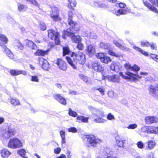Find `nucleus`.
Wrapping results in <instances>:
<instances>
[{
  "label": "nucleus",
  "instance_id": "nucleus-24",
  "mask_svg": "<svg viewBox=\"0 0 158 158\" xmlns=\"http://www.w3.org/2000/svg\"><path fill=\"white\" fill-rule=\"evenodd\" d=\"M118 64V63L113 62L110 66L111 69L116 72H118L119 70V67Z\"/></svg>",
  "mask_w": 158,
  "mask_h": 158
},
{
  "label": "nucleus",
  "instance_id": "nucleus-58",
  "mask_svg": "<svg viewBox=\"0 0 158 158\" xmlns=\"http://www.w3.org/2000/svg\"><path fill=\"white\" fill-rule=\"evenodd\" d=\"M149 45H150L151 49L152 50H156L157 46L155 43H151Z\"/></svg>",
  "mask_w": 158,
  "mask_h": 158
},
{
  "label": "nucleus",
  "instance_id": "nucleus-42",
  "mask_svg": "<svg viewBox=\"0 0 158 158\" xmlns=\"http://www.w3.org/2000/svg\"><path fill=\"white\" fill-rule=\"evenodd\" d=\"M68 113L70 116L72 117H76L77 116V113L76 112L72 110L70 108H69V109Z\"/></svg>",
  "mask_w": 158,
  "mask_h": 158
},
{
  "label": "nucleus",
  "instance_id": "nucleus-60",
  "mask_svg": "<svg viewBox=\"0 0 158 158\" xmlns=\"http://www.w3.org/2000/svg\"><path fill=\"white\" fill-rule=\"evenodd\" d=\"M107 119L109 120H111L114 119L115 118L114 116L112 115L111 113H109L107 115Z\"/></svg>",
  "mask_w": 158,
  "mask_h": 158
},
{
  "label": "nucleus",
  "instance_id": "nucleus-23",
  "mask_svg": "<svg viewBox=\"0 0 158 158\" xmlns=\"http://www.w3.org/2000/svg\"><path fill=\"white\" fill-rule=\"evenodd\" d=\"M1 155L3 158H7L11 153L6 149H3L1 152Z\"/></svg>",
  "mask_w": 158,
  "mask_h": 158
},
{
  "label": "nucleus",
  "instance_id": "nucleus-19",
  "mask_svg": "<svg viewBox=\"0 0 158 158\" xmlns=\"http://www.w3.org/2000/svg\"><path fill=\"white\" fill-rule=\"evenodd\" d=\"M113 43L115 44V45L117 47L120 48L121 50H123L127 51L129 52H131V50L130 48L126 46H124L122 45L121 44L119 43L116 41H114Z\"/></svg>",
  "mask_w": 158,
  "mask_h": 158
},
{
  "label": "nucleus",
  "instance_id": "nucleus-14",
  "mask_svg": "<svg viewBox=\"0 0 158 158\" xmlns=\"http://www.w3.org/2000/svg\"><path fill=\"white\" fill-rule=\"evenodd\" d=\"M124 67L126 70L131 69L132 71L138 72L140 69V68L137 65L134 64L133 66H131L129 63H126L124 65Z\"/></svg>",
  "mask_w": 158,
  "mask_h": 158
},
{
  "label": "nucleus",
  "instance_id": "nucleus-52",
  "mask_svg": "<svg viewBox=\"0 0 158 158\" xmlns=\"http://www.w3.org/2000/svg\"><path fill=\"white\" fill-rule=\"evenodd\" d=\"M68 131L70 132L75 133L77 132V130L75 127H73L69 128Z\"/></svg>",
  "mask_w": 158,
  "mask_h": 158
},
{
  "label": "nucleus",
  "instance_id": "nucleus-27",
  "mask_svg": "<svg viewBox=\"0 0 158 158\" xmlns=\"http://www.w3.org/2000/svg\"><path fill=\"white\" fill-rule=\"evenodd\" d=\"M8 101L10 102L14 106H18L20 104V102L19 100L17 99L13 98H10L8 99Z\"/></svg>",
  "mask_w": 158,
  "mask_h": 158
},
{
  "label": "nucleus",
  "instance_id": "nucleus-45",
  "mask_svg": "<svg viewBox=\"0 0 158 158\" xmlns=\"http://www.w3.org/2000/svg\"><path fill=\"white\" fill-rule=\"evenodd\" d=\"M141 131L142 132L147 133L149 134V127L143 126L141 129Z\"/></svg>",
  "mask_w": 158,
  "mask_h": 158
},
{
  "label": "nucleus",
  "instance_id": "nucleus-40",
  "mask_svg": "<svg viewBox=\"0 0 158 158\" xmlns=\"http://www.w3.org/2000/svg\"><path fill=\"white\" fill-rule=\"evenodd\" d=\"M63 56H64L66 54H68L70 52L69 48L68 46L63 47Z\"/></svg>",
  "mask_w": 158,
  "mask_h": 158
},
{
  "label": "nucleus",
  "instance_id": "nucleus-50",
  "mask_svg": "<svg viewBox=\"0 0 158 158\" xmlns=\"http://www.w3.org/2000/svg\"><path fill=\"white\" fill-rule=\"evenodd\" d=\"M151 57L155 61L158 63V55L155 54H151Z\"/></svg>",
  "mask_w": 158,
  "mask_h": 158
},
{
  "label": "nucleus",
  "instance_id": "nucleus-4",
  "mask_svg": "<svg viewBox=\"0 0 158 158\" xmlns=\"http://www.w3.org/2000/svg\"><path fill=\"white\" fill-rule=\"evenodd\" d=\"M22 142L19 139L14 138L10 139L8 143V147L12 148H17L23 146Z\"/></svg>",
  "mask_w": 158,
  "mask_h": 158
},
{
  "label": "nucleus",
  "instance_id": "nucleus-21",
  "mask_svg": "<svg viewBox=\"0 0 158 158\" xmlns=\"http://www.w3.org/2000/svg\"><path fill=\"white\" fill-rule=\"evenodd\" d=\"M146 143L147 144V148L149 150H152L153 149L156 145V143L155 141L152 140H148Z\"/></svg>",
  "mask_w": 158,
  "mask_h": 158
},
{
  "label": "nucleus",
  "instance_id": "nucleus-5",
  "mask_svg": "<svg viewBox=\"0 0 158 158\" xmlns=\"http://www.w3.org/2000/svg\"><path fill=\"white\" fill-rule=\"evenodd\" d=\"M84 139L87 140V142L92 146H96L100 141L99 139H97L93 135H87L83 137Z\"/></svg>",
  "mask_w": 158,
  "mask_h": 158
},
{
  "label": "nucleus",
  "instance_id": "nucleus-33",
  "mask_svg": "<svg viewBox=\"0 0 158 158\" xmlns=\"http://www.w3.org/2000/svg\"><path fill=\"white\" fill-rule=\"evenodd\" d=\"M18 154L23 158H28L26 155V152L24 149H22L19 150L17 152Z\"/></svg>",
  "mask_w": 158,
  "mask_h": 158
},
{
  "label": "nucleus",
  "instance_id": "nucleus-16",
  "mask_svg": "<svg viewBox=\"0 0 158 158\" xmlns=\"http://www.w3.org/2000/svg\"><path fill=\"white\" fill-rule=\"evenodd\" d=\"M10 72L11 75L13 76H16L20 74L26 75L27 74L26 72L24 71L16 70L15 69L11 70Z\"/></svg>",
  "mask_w": 158,
  "mask_h": 158
},
{
  "label": "nucleus",
  "instance_id": "nucleus-54",
  "mask_svg": "<svg viewBox=\"0 0 158 158\" xmlns=\"http://www.w3.org/2000/svg\"><path fill=\"white\" fill-rule=\"evenodd\" d=\"M31 81L34 82H38L39 79L37 76H31Z\"/></svg>",
  "mask_w": 158,
  "mask_h": 158
},
{
  "label": "nucleus",
  "instance_id": "nucleus-62",
  "mask_svg": "<svg viewBox=\"0 0 158 158\" xmlns=\"http://www.w3.org/2000/svg\"><path fill=\"white\" fill-rule=\"evenodd\" d=\"M71 2L72 3L71 4H70V3L69 2V3L68 4V6H69L70 4V5L71 6H73L74 7H75L76 4V1H74V0H71Z\"/></svg>",
  "mask_w": 158,
  "mask_h": 158
},
{
  "label": "nucleus",
  "instance_id": "nucleus-51",
  "mask_svg": "<svg viewBox=\"0 0 158 158\" xmlns=\"http://www.w3.org/2000/svg\"><path fill=\"white\" fill-rule=\"evenodd\" d=\"M108 54L111 55V56H116L117 57H119L120 55L119 54H116L114 52L112 51L109 50L108 51Z\"/></svg>",
  "mask_w": 158,
  "mask_h": 158
},
{
  "label": "nucleus",
  "instance_id": "nucleus-49",
  "mask_svg": "<svg viewBox=\"0 0 158 158\" xmlns=\"http://www.w3.org/2000/svg\"><path fill=\"white\" fill-rule=\"evenodd\" d=\"M95 121L97 123H105L107 120L101 118H97L95 119Z\"/></svg>",
  "mask_w": 158,
  "mask_h": 158
},
{
  "label": "nucleus",
  "instance_id": "nucleus-15",
  "mask_svg": "<svg viewBox=\"0 0 158 158\" xmlns=\"http://www.w3.org/2000/svg\"><path fill=\"white\" fill-rule=\"evenodd\" d=\"M73 13L71 11L68 12V21L69 25L73 27L77 26V24L75 23V22L72 20V16Z\"/></svg>",
  "mask_w": 158,
  "mask_h": 158
},
{
  "label": "nucleus",
  "instance_id": "nucleus-46",
  "mask_svg": "<svg viewBox=\"0 0 158 158\" xmlns=\"http://www.w3.org/2000/svg\"><path fill=\"white\" fill-rule=\"evenodd\" d=\"M137 145L138 148L143 149L144 147V144L142 141H140L137 142Z\"/></svg>",
  "mask_w": 158,
  "mask_h": 158
},
{
  "label": "nucleus",
  "instance_id": "nucleus-53",
  "mask_svg": "<svg viewBox=\"0 0 158 158\" xmlns=\"http://www.w3.org/2000/svg\"><path fill=\"white\" fill-rule=\"evenodd\" d=\"M77 43L78 44L77 45V48L79 50H83L84 48L83 44H82L81 42Z\"/></svg>",
  "mask_w": 158,
  "mask_h": 158
},
{
  "label": "nucleus",
  "instance_id": "nucleus-20",
  "mask_svg": "<svg viewBox=\"0 0 158 158\" xmlns=\"http://www.w3.org/2000/svg\"><path fill=\"white\" fill-rule=\"evenodd\" d=\"M49 51V49H47L46 51L37 49L36 50V52L34 53V55L36 56H44L45 55L47 54Z\"/></svg>",
  "mask_w": 158,
  "mask_h": 158
},
{
  "label": "nucleus",
  "instance_id": "nucleus-11",
  "mask_svg": "<svg viewBox=\"0 0 158 158\" xmlns=\"http://www.w3.org/2000/svg\"><path fill=\"white\" fill-rule=\"evenodd\" d=\"M0 45L2 48V50L6 54L7 56L11 59H13L14 56L13 53L6 46L0 42Z\"/></svg>",
  "mask_w": 158,
  "mask_h": 158
},
{
  "label": "nucleus",
  "instance_id": "nucleus-64",
  "mask_svg": "<svg viewBox=\"0 0 158 158\" xmlns=\"http://www.w3.org/2000/svg\"><path fill=\"white\" fill-rule=\"evenodd\" d=\"M61 149L60 148H57L54 149V152L55 154H59L60 152Z\"/></svg>",
  "mask_w": 158,
  "mask_h": 158
},
{
  "label": "nucleus",
  "instance_id": "nucleus-34",
  "mask_svg": "<svg viewBox=\"0 0 158 158\" xmlns=\"http://www.w3.org/2000/svg\"><path fill=\"white\" fill-rule=\"evenodd\" d=\"M88 117H86L83 116H80L77 117V119L78 120H81L83 123H88Z\"/></svg>",
  "mask_w": 158,
  "mask_h": 158
},
{
  "label": "nucleus",
  "instance_id": "nucleus-32",
  "mask_svg": "<svg viewBox=\"0 0 158 158\" xmlns=\"http://www.w3.org/2000/svg\"><path fill=\"white\" fill-rule=\"evenodd\" d=\"M92 5L94 6H95L98 8H105L106 7V6L101 2H93V4Z\"/></svg>",
  "mask_w": 158,
  "mask_h": 158
},
{
  "label": "nucleus",
  "instance_id": "nucleus-8",
  "mask_svg": "<svg viewBox=\"0 0 158 158\" xmlns=\"http://www.w3.org/2000/svg\"><path fill=\"white\" fill-rule=\"evenodd\" d=\"M92 68L96 71L102 72L104 70V68L102 65L99 62L93 61L92 63Z\"/></svg>",
  "mask_w": 158,
  "mask_h": 158
},
{
  "label": "nucleus",
  "instance_id": "nucleus-55",
  "mask_svg": "<svg viewBox=\"0 0 158 158\" xmlns=\"http://www.w3.org/2000/svg\"><path fill=\"white\" fill-rule=\"evenodd\" d=\"M30 2L31 4L38 7H39L40 4L35 0H31Z\"/></svg>",
  "mask_w": 158,
  "mask_h": 158
},
{
  "label": "nucleus",
  "instance_id": "nucleus-61",
  "mask_svg": "<svg viewBox=\"0 0 158 158\" xmlns=\"http://www.w3.org/2000/svg\"><path fill=\"white\" fill-rule=\"evenodd\" d=\"M149 44L148 42H142L141 43V46L142 47H147Z\"/></svg>",
  "mask_w": 158,
  "mask_h": 158
},
{
  "label": "nucleus",
  "instance_id": "nucleus-26",
  "mask_svg": "<svg viewBox=\"0 0 158 158\" xmlns=\"http://www.w3.org/2000/svg\"><path fill=\"white\" fill-rule=\"evenodd\" d=\"M143 3L151 10L155 13H158V10H157L156 8L150 4L148 2H143Z\"/></svg>",
  "mask_w": 158,
  "mask_h": 158
},
{
  "label": "nucleus",
  "instance_id": "nucleus-6",
  "mask_svg": "<svg viewBox=\"0 0 158 158\" xmlns=\"http://www.w3.org/2000/svg\"><path fill=\"white\" fill-rule=\"evenodd\" d=\"M52 11L50 16L53 20L55 22L61 21V19L59 16V9L56 7H53L52 8Z\"/></svg>",
  "mask_w": 158,
  "mask_h": 158
},
{
  "label": "nucleus",
  "instance_id": "nucleus-41",
  "mask_svg": "<svg viewBox=\"0 0 158 158\" xmlns=\"http://www.w3.org/2000/svg\"><path fill=\"white\" fill-rule=\"evenodd\" d=\"M66 58L68 63L71 65L73 68L74 69H76V66L73 62L72 59L70 57H66Z\"/></svg>",
  "mask_w": 158,
  "mask_h": 158
},
{
  "label": "nucleus",
  "instance_id": "nucleus-36",
  "mask_svg": "<svg viewBox=\"0 0 158 158\" xmlns=\"http://www.w3.org/2000/svg\"><path fill=\"white\" fill-rule=\"evenodd\" d=\"M133 48L136 51L140 52L142 54L146 56H148V54L147 52L144 51L140 48L136 46H134L133 47Z\"/></svg>",
  "mask_w": 158,
  "mask_h": 158
},
{
  "label": "nucleus",
  "instance_id": "nucleus-47",
  "mask_svg": "<svg viewBox=\"0 0 158 158\" xmlns=\"http://www.w3.org/2000/svg\"><path fill=\"white\" fill-rule=\"evenodd\" d=\"M40 29L42 31H44L46 29V26L45 23L43 22H40Z\"/></svg>",
  "mask_w": 158,
  "mask_h": 158
},
{
  "label": "nucleus",
  "instance_id": "nucleus-28",
  "mask_svg": "<svg viewBox=\"0 0 158 158\" xmlns=\"http://www.w3.org/2000/svg\"><path fill=\"white\" fill-rule=\"evenodd\" d=\"M149 134H158V127L149 126Z\"/></svg>",
  "mask_w": 158,
  "mask_h": 158
},
{
  "label": "nucleus",
  "instance_id": "nucleus-29",
  "mask_svg": "<svg viewBox=\"0 0 158 158\" xmlns=\"http://www.w3.org/2000/svg\"><path fill=\"white\" fill-rule=\"evenodd\" d=\"M148 90L150 94L153 96H155L156 95V90L154 85H150L149 86Z\"/></svg>",
  "mask_w": 158,
  "mask_h": 158
},
{
  "label": "nucleus",
  "instance_id": "nucleus-38",
  "mask_svg": "<svg viewBox=\"0 0 158 158\" xmlns=\"http://www.w3.org/2000/svg\"><path fill=\"white\" fill-rule=\"evenodd\" d=\"M60 134L62 138L61 143H66L65 138V132L62 131H60Z\"/></svg>",
  "mask_w": 158,
  "mask_h": 158
},
{
  "label": "nucleus",
  "instance_id": "nucleus-57",
  "mask_svg": "<svg viewBox=\"0 0 158 158\" xmlns=\"http://www.w3.org/2000/svg\"><path fill=\"white\" fill-rule=\"evenodd\" d=\"M137 127V125L136 124H131L128 126L127 128L129 129H134L136 128Z\"/></svg>",
  "mask_w": 158,
  "mask_h": 158
},
{
  "label": "nucleus",
  "instance_id": "nucleus-2",
  "mask_svg": "<svg viewBox=\"0 0 158 158\" xmlns=\"http://www.w3.org/2000/svg\"><path fill=\"white\" fill-rule=\"evenodd\" d=\"M71 56L73 57L74 61L77 63L84 64L85 62V55L82 52H78L75 53L73 52L71 54Z\"/></svg>",
  "mask_w": 158,
  "mask_h": 158
},
{
  "label": "nucleus",
  "instance_id": "nucleus-35",
  "mask_svg": "<svg viewBox=\"0 0 158 158\" xmlns=\"http://www.w3.org/2000/svg\"><path fill=\"white\" fill-rule=\"evenodd\" d=\"M100 47L101 48L105 50H108L110 48V45L109 44L102 42L100 43Z\"/></svg>",
  "mask_w": 158,
  "mask_h": 158
},
{
  "label": "nucleus",
  "instance_id": "nucleus-30",
  "mask_svg": "<svg viewBox=\"0 0 158 158\" xmlns=\"http://www.w3.org/2000/svg\"><path fill=\"white\" fill-rule=\"evenodd\" d=\"M17 7L18 10L20 12L25 11L27 8V6L22 4L19 3H17Z\"/></svg>",
  "mask_w": 158,
  "mask_h": 158
},
{
  "label": "nucleus",
  "instance_id": "nucleus-12",
  "mask_svg": "<svg viewBox=\"0 0 158 158\" xmlns=\"http://www.w3.org/2000/svg\"><path fill=\"white\" fill-rule=\"evenodd\" d=\"M56 63L60 69L64 71L66 70L67 69L66 64L65 63L64 61L61 59H58Z\"/></svg>",
  "mask_w": 158,
  "mask_h": 158
},
{
  "label": "nucleus",
  "instance_id": "nucleus-25",
  "mask_svg": "<svg viewBox=\"0 0 158 158\" xmlns=\"http://www.w3.org/2000/svg\"><path fill=\"white\" fill-rule=\"evenodd\" d=\"M25 42L26 45L32 49L35 50L37 49V47L36 45L32 41L26 40L25 41Z\"/></svg>",
  "mask_w": 158,
  "mask_h": 158
},
{
  "label": "nucleus",
  "instance_id": "nucleus-39",
  "mask_svg": "<svg viewBox=\"0 0 158 158\" xmlns=\"http://www.w3.org/2000/svg\"><path fill=\"white\" fill-rule=\"evenodd\" d=\"M0 40L3 42L5 44H7L8 40L7 37L4 35L0 34Z\"/></svg>",
  "mask_w": 158,
  "mask_h": 158
},
{
  "label": "nucleus",
  "instance_id": "nucleus-3",
  "mask_svg": "<svg viewBox=\"0 0 158 158\" xmlns=\"http://www.w3.org/2000/svg\"><path fill=\"white\" fill-rule=\"evenodd\" d=\"M119 75L122 77L129 81H135L137 79V78H140L141 77L136 74L133 73L128 71H126L125 72V74H123L122 72H120L119 73Z\"/></svg>",
  "mask_w": 158,
  "mask_h": 158
},
{
  "label": "nucleus",
  "instance_id": "nucleus-9",
  "mask_svg": "<svg viewBox=\"0 0 158 158\" xmlns=\"http://www.w3.org/2000/svg\"><path fill=\"white\" fill-rule=\"evenodd\" d=\"M86 54L89 56L94 55L95 52V47L93 44L87 45L85 50Z\"/></svg>",
  "mask_w": 158,
  "mask_h": 158
},
{
  "label": "nucleus",
  "instance_id": "nucleus-18",
  "mask_svg": "<svg viewBox=\"0 0 158 158\" xmlns=\"http://www.w3.org/2000/svg\"><path fill=\"white\" fill-rule=\"evenodd\" d=\"M13 135V130L10 127H8V131L3 133V136L6 139L9 138Z\"/></svg>",
  "mask_w": 158,
  "mask_h": 158
},
{
  "label": "nucleus",
  "instance_id": "nucleus-59",
  "mask_svg": "<svg viewBox=\"0 0 158 158\" xmlns=\"http://www.w3.org/2000/svg\"><path fill=\"white\" fill-rule=\"evenodd\" d=\"M149 1L153 5L158 7V0H149Z\"/></svg>",
  "mask_w": 158,
  "mask_h": 158
},
{
  "label": "nucleus",
  "instance_id": "nucleus-7",
  "mask_svg": "<svg viewBox=\"0 0 158 158\" xmlns=\"http://www.w3.org/2000/svg\"><path fill=\"white\" fill-rule=\"evenodd\" d=\"M96 56L98 58L100 59L101 62L104 63L108 64L111 61V59L109 57L106 56L103 53H97Z\"/></svg>",
  "mask_w": 158,
  "mask_h": 158
},
{
  "label": "nucleus",
  "instance_id": "nucleus-31",
  "mask_svg": "<svg viewBox=\"0 0 158 158\" xmlns=\"http://www.w3.org/2000/svg\"><path fill=\"white\" fill-rule=\"evenodd\" d=\"M41 62L42 63V67L43 69L44 70H47L49 67V63L48 61L46 60H43L40 61V63Z\"/></svg>",
  "mask_w": 158,
  "mask_h": 158
},
{
  "label": "nucleus",
  "instance_id": "nucleus-63",
  "mask_svg": "<svg viewBox=\"0 0 158 158\" xmlns=\"http://www.w3.org/2000/svg\"><path fill=\"white\" fill-rule=\"evenodd\" d=\"M17 46L18 48L21 50H23L24 48L23 46L19 42L17 44Z\"/></svg>",
  "mask_w": 158,
  "mask_h": 158
},
{
  "label": "nucleus",
  "instance_id": "nucleus-22",
  "mask_svg": "<svg viewBox=\"0 0 158 158\" xmlns=\"http://www.w3.org/2000/svg\"><path fill=\"white\" fill-rule=\"evenodd\" d=\"M108 78L109 81L113 82H118L120 81V78L119 76L117 75H114L112 76H108Z\"/></svg>",
  "mask_w": 158,
  "mask_h": 158
},
{
  "label": "nucleus",
  "instance_id": "nucleus-1",
  "mask_svg": "<svg viewBox=\"0 0 158 158\" xmlns=\"http://www.w3.org/2000/svg\"><path fill=\"white\" fill-rule=\"evenodd\" d=\"M79 30L77 26L70 27L66 31H64V35L62 36L63 38L65 39V36L71 37L72 42L76 43L81 42V39L79 35H75L74 34L76 32Z\"/></svg>",
  "mask_w": 158,
  "mask_h": 158
},
{
  "label": "nucleus",
  "instance_id": "nucleus-10",
  "mask_svg": "<svg viewBox=\"0 0 158 158\" xmlns=\"http://www.w3.org/2000/svg\"><path fill=\"white\" fill-rule=\"evenodd\" d=\"M145 122L146 124L156 123L158 122V118L155 116H146L145 118Z\"/></svg>",
  "mask_w": 158,
  "mask_h": 158
},
{
  "label": "nucleus",
  "instance_id": "nucleus-37",
  "mask_svg": "<svg viewBox=\"0 0 158 158\" xmlns=\"http://www.w3.org/2000/svg\"><path fill=\"white\" fill-rule=\"evenodd\" d=\"M116 142L118 146L119 147H123L124 144L123 141L120 140L118 137H115Z\"/></svg>",
  "mask_w": 158,
  "mask_h": 158
},
{
  "label": "nucleus",
  "instance_id": "nucleus-13",
  "mask_svg": "<svg viewBox=\"0 0 158 158\" xmlns=\"http://www.w3.org/2000/svg\"><path fill=\"white\" fill-rule=\"evenodd\" d=\"M54 99L60 103L65 105L66 103V101L65 99L61 96L59 94H55L53 95Z\"/></svg>",
  "mask_w": 158,
  "mask_h": 158
},
{
  "label": "nucleus",
  "instance_id": "nucleus-56",
  "mask_svg": "<svg viewBox=\"0 0 158 158\" xmlns=\"http://www.w3.org/2000/svg\"><path fill=\"white\" fill-rule=\"evenodd\" d=\"M59 36V35H58L57 36H56L53 39V40H55V43L57 45L59 44L60 43Z\"/></svg>",
  "mask_w": 158,
  "mask_h": 158
},
{
  "label": "nucleus",
  "instance_id": "nucleus-17",
  "mask_svg": "<svg viewBox=\"0 0 158 158\" xmlns=\"http://www.w3.org/2000/svg\"><path fill=\"white\" fill-rule=\"evenodd\" d=\"M58 35H59V33L58 32L52 30H48V36L52 40H53L55 36Z\"/></svg>",
  "mask_w": 158,
  "mask_h": 158
},
{
  "label": "nucleus",
  "instance_id": "nucleus-44",
  "mask_svg": "<svg viewBox=\"0 0 158 158\" xmlns=\"http://www.w3.org/2000/svg\"><path fill=\"white\" fill-rule=\"evenodd\" d=\"M127 13L126 10L124 9H120L118 10L116 13V15L117 16H118V14L120 15H124Z\"/></svg>",
  "mask_w": 158,
  "mask_h": 158
},
{
  "label": "nucleus",
  "instance_id": "nucleus-43",
  "mask_svg": "<svg viewBox=\"0 0 158 158\" xmlns=\"http://www.w3.org/2000/svg\"><path fill=\"white\" fill-rule=\"evenodd\" d=\"M79 77L85 82H87L88 81V77L82 74H79Z\"/></svg>",
  "mask_w": 158,
  "mask_h": 158
},
{
  "label": "nucleus",
  "instance_id": "nucleus-48",
  "mask_svg": "<svg viewBox=\"0 0 158 158\" xmlns=\"http://www.w3.org/2000/svg\"><path fill=\"white\" fill-rule=\"evenodd\" d=\"M93 110L94 111H96V113H94L93 114L96 115L97 116H102L104 114L103 112H101L99 110H96L95 109H93Z\"/></svg>",
  "mask_w": 158,
  "mask_h": 158
}]
</instances>
